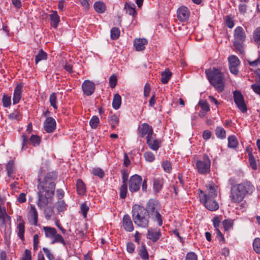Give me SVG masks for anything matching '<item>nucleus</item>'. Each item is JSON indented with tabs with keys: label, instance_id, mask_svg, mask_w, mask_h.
<instances>
[{
	"label": "nucleus",
	"instance_id": "nucleus-54",
	"mask_svg": "<svg viewBox=\"0 0 260 260\" xmlns=\"http://www.w3.org/2000/svg\"><path fill=\"white\" fill-rule=\"evenodd\" d=\"M21 117V114L18 111H15L9 115V118L12 120H19Z\"/></svg>",
	"mask_w": 260,
	"mask_h": 260
},
{
	"label": "nucleus",
	"instance_id": "nucleus-46",
	"mask_svg": "<svg viewBox=\"0 0 260 260\" xmlns=\"http://www.w3.org/2000/svg\"><path fill=\"white\" fill-rule=\"evenodd\" d=\"M161 166L163 168L164 171L166 173H169L172 171V165L171 162L168 160H166L162 162Z\"/></svg>",
	"mask_w": 260,
	"mask_h": 260
},
{
	"label": "nucleus",
	"instance_id": "nucleus-42",
	"mask_svg": "<svg viewBox=\"0 0 260 260\" xmlns=\"http://www.w3.org/2000/svg\"><path fill=\"white\" fill-rule=\"evenodd\" d=\"M215 135L216 137L220 139H224L226 137L225 131L221 127H217L215 129Z\"/></svg>",
	"mask_w": 260,
	"mask_h": 260
},
{
	"label": "nucleus",
	"instance_id": "nucleus-34",
	"mask_svg": "<svg viewBox=\"0 0 260 260\" xmlns=\"http://www.w3.org/2000/svg\"><path fill=\"white\" fill-rule=\"evenodd\" d=\"M55 207L58 213H59L67 210V205L66 204L64 200H60L55 203Z\"/></svg>",
	"mask_w": 260,
	"mask_h": 260
},
{
	"label": "nucleus",
	"instance_id": "nucleus-1",
	"mask_svg": "<svg viewBox=\"0 0 260 260\" xmlns=\"http://www.w3.org/2000/svg\"><path fill=\"white\" fill-rule=\"evenodd\" d=\"M57 178V174L52 172L47 173L42 180L39 179L37 205L40 209L52 203L56 186L55 181Z\"/></svg>",
	"mask_w": 260,
	"mask_h": 260
},
{
	"label": "nucleus",
	"instance_id": "nucleus-28",
	"mask_svg": "<svg viewBox=\"0 0 260 260\" xmlns=\"http://www.w3.org/2000/svg\"><path fill=\"white\" fill-rule=\"evenodd\" d=\"M49 17L51 21V25L55 28H57L60 22V17L57 11H52L51 14L49 15Z\"/></svg>",
	"mask_w": 260,
	"mask_h": 260
},
{
	"label": "nucleus",
	"instance_id": "nucleus-4",
	"mask_svg": "<svg viewBox=\"0 0 260 260\" xmlns=\"http://www.w3.org/2000/svg\"><path fill=\"white\" fill-rule=\"evenodd\" d=\"M132 213L134 222L137 225L143 228L148 226L149 216L144 207L134 205L133 207Z\"/></svg>",
	"mask_w": 260,
	"mask_h": 260
},
{
	"label": "nucleus",
	"instance_id": "nucleus-8",
	"mask_svg": "<svg viewBox=\"0 0 260 260\" xmlns=\"http://www.w3.org/2000/svg\"><path fill=\"white\" fill-rule=\"evenodd\" d=\"M43 229L45 232L46 237L52 239L51 242L52 244L59 243L62 244L64 246L67 245V243L62 236L57 233V231L55 228L49 226H44Z\"/></svg>",
	"mask_w": 260,
	"mask_h": 260
},
{
	"label": "nucleus",
	"instance_id": "nucleus-43",
	"mask_svg": "<svg viewBox=\"0 0 260 260\" xmlns=\"http://www.w3.org/2000/svg\"><path fill=\"white\" fill-rule=\"evenodd\" d=\"M109 120L113 129H114L119 123V118L116 115H111L109 117Z\"/></svg>",
	"mask_w": 260,
	"mask_h": 260
},
{
	"label": "nucleus",
	"instance_id": "nucleus-63",
	"mask_svg": "<svg viewBox=\"0 0 260 260\" xmlns=\"http://www.w3.org/2000/svg\"><path fill=\"white\" fill-rule=\"evenodd\" d=\"M135 249V244L133 242H128L126 245V250L128 253H133Z\"/></svg>",
	"mask_w": 260,
	"mask_h": 260
},
{
	"label": "nucleus",
	"instance_id": "nucleus-3",
	"mask_svg": "<svg viewBox=\"0 0 260 260\" xmlns=\"http://www.w3.org/2000/svg\"><path fill=\"white\" fill-rule=\"evenodd\" d=\"M205 73L210 84L219 92L224 88V80L221 71L215 68L206 70Z\"/></svg>",
	"mask_w": 260,
	"mask_h": 260
},
{
	"label": "nucleus",
	"instance_id": "nucleus-32",
	"mask_svg": "<svg viewBox=\"0 0 260 260\" xmlns=\"http://www.w3.org/2000/svg\"><path fill=\"white\" fill-rule=\"evenodd\" d=\"M161 81L163 84H167L171 79L172 76V73L169 71V69H167L164 72H162L161 74Z\"/></svg>",
	"mask_w": 260,
	"mask_h": 260
},
{
	"label": "nucleus",
	"instance_id": "nucleus-27",
	"mask_svg": "<svg viewBox=\"0 0 260 260\" xmlns=\"http://www.w3.org/2000/svg\"><path fill=\"white\" fill-rule=\"evenodd\" d=\"M153 188L155 193H158L162 188L164 179L161 178H154L153 180Z\"/></svg>",
	"mask_w": 260,
	"mask_h": 260
},
{
	"label": "nucleus",
	"instance_id": "nucleus-16",
	"mask_svg": "<svg viewBox=\"0 0 260 260\" xmlns=\"http://www.w3.org/2000/svg\"><path fill=\"white\" fill-rule=\"evenodd\" d=\"M56 123L55 119L51 117H47L44 122V129L49 133H52L56 128Z\"/></svg>",
	"mask_w": 260,
	"mask_h": 260
},
{
	"label": "nucleus",
	"instance_id": "nucleus-44",
	"mask_svg": "<svg viewBox=\"0 0 260 260\" xmlns=\"http://www.w3.org/2000/svg\"><path fill=\"white\" fill-rule=\"evenodd\" d=\"M99 123V118L96 116H92L89 121V125L92 128H96L98 127Z\"/></svg>",
	"mask_w": 260,
	"mask_h": 260
},
{
	"label": "nucleus",
	"instance_id": "nucleus-62",
	"mask_svg": "<svg viewBox=\"0 0 260 260\" xmlns=\"http://www.w3.org/2000/svg\"><path fill=\"white\" fill-rule=\"evenodd\" d=\"M22 260H31V253L30 250L28 249L25 250Z\"/></svg>",
	"mask_w": 260,
	"mask_h": 260
},
{
	"label": "nucleus",
	"instance_id": "nucleus-40",
	"mask_svg": "<svg viewBox=\"0 0 260 260\" xmlns=\"http://www.w3.org/2000/svg\"><path fill=\"white\" fill-rule=\"evenodd\" d=\"M233 224L234 221L230 219H225L222 221L223 227L225 231L232 229Z\"/></svg>",
	"mask_w": 260,
	"mask_h": 260
},
{
	"label": "nucleus",
	"instance_id": "nucleus-13",
	"mask_svg": "<svg viewBox=\"0 0 260 260\" xmlns=\"http://www.w3.org/2000/svg\"><path fill=\"white\" fill-rule=\"evenodd\" d=\"M228 61L231 73L234 75H237L239 73L238 67L240 63L239 58L235 55H231L228 58Z\"/></svg>",
	"mask_w": 260,
	"mask_h": 260
},
{
	"label": "nucleus",
	"instance_id": "nucleus-12",
	"mask_svg": "<svg viewBox=\"0 0 260 260\" xmlns=\"http://www.w3.org/2000/svg\"><path fill=\"white\" fill-rule=\"evenodd\" d=\"M146 143L149 147L153 151H157L160 147L161 141L156 138V135L153 134L146 137Z\"/></svg>",
	"mask_w": 260,
	"mask_h": 260
},
{
	"label": "nucleus",
	"instance_id": "nucleus-49",
	"mask_svg": "<svg viewBox=\"0 0 260 260\" xmlns=\"http://www.w3.org/2000/svg\"><path fill=\"white\" fill-rule=\"evenodd\" d=\"M120 35V30L117 27H113L111 30V38L112 40L117 39Z\"/></svg>",
	"mask_w": 260,
	"mask_h": 260
},
{
	"label": "nucleus",
	"instance_id": "nucleus-18",
	"mask_svg": "<svg viewBox=\"0 0 260 260\" xmlns=\"http://www.w3.org/2000/svg\"><path fill=\"white\" fill-rule=\"evenodd\" d=\"M0 221L3 225L10 224L11 217L7 214L5 206L0 205Z\"/></svg>",
	"mask_w": 260,
	"mask_h": 260
},
{
	"label": "nucleus",
	"instance_id": "nucleus-48",
	"mask_svg": "<svg viewBox=\"0 0 260 260\" xmlns=\"http://www.w3.org/2000/svg\"><path fill=\"white\" fill-rule=\"evenodd\" d=\"M253 247L256 253L260 254V238H256L254 240Z\"/></svg>",
	"mask_w": 260,
	"mask_h": 260
},
{
	"label": "nucleus",
	"instance_id": "nucleus-33",
	"mask_svg": "<svg viewBox=\"0 0 260 260\" xmlns=\"http://www.w3.org/2000/svg\"><path fill=\"white\" fill-rule=\"evenodd\" d=\"M121 104V98L120 95L118 93L114 94L112 102L113 108L114 109L117 110L119 108Z\"/></svg>",
	"mask_w": 260,
	"mask_h": 260
},
{
	"label": "nucleus",
	"instance_id": "nucleus-57",
	"mask_svg": "<svg viewBox=\"0 0 260 260\" xmlns=\"http://www.w3.org/2000/svg\"><path fill=\"white\" fill-rule=\"evenodd\" d=\"M117 82V76L113 74L109 78V84L111 88H114Z\"/></svg>",
	"mask_w": 260,
	"mask_h": 260
},
{
	"label": "nucleus",
	"instance_id": "nucleus-41",
	"mask_svg": "<svg viewBox=\"0 0 260 260\" xmlns=\"http://www.w3.org/2000/svg\"><path fill=\"white\" fill-rule=\"evenodd\" d=\"M21 139H22L21 150H26L28 148V145L31 144L30 140L25 135H22Z\"/></svg>",
	"mask_w": 260,
	"mask_h": 260
},
{
	"label": "nucleus",
	"instance_id": "nucleus-53",
	"mask_svg": "<svg viewBox=\"0 0 260 260\" xmlns=\"http://www.w3.org/2000/svg\"><path fill=\"white\" fill-rule=\"evenodd\" d=\"M249 162L250 167L253 170L257 169V165L255 159L252 154H249Z\"/></svg>",
	"mask_w": 260,
	"mask_h": 260
},
{
	"label": "nucleus",
	"instance_id": "nucleus-14",
	"mask_svg": "<svg viewBox=\"0 0 260 260\" xmlns=\"http://www.w3.org/2000/svg\"><path fill=\"white\" fill-rule=\"evenodd\" d=\"M138 131V135L142 138L144 137L146 135L147 136H150L153 134L152 127L146 123H142L140 125Z\"/></svg>",
	"mask_w": 260,
	"mask_h": 260
},
{
	"label": "nucleus",
	"instance_id": "nucleus-39",
	"mask_svg": "<svg viewBox=\"0 0 260 260\" xmlns=\"http://www.w3.org/2000/svg\"><path fill=\"white\" fill-rule=\"evenodd\" d=\"M237 138L234 136H231L228 138V146L230 148H236L238 146Z\"/></svg>",
	"mask_w": 260,
	"mask_h": 260
},
{
	"label": "nucleus",
	"instance_id": "nucleus-24",
	"mask_svg": "<svg viewBox=\"0 0 260 260\" xmlns=\"http://www.w3.org/2000/svg\"><path fill=\"white\" fill-rule=\"evenodd\" d=\"M29 221L32 224L37 225L38 223V212L34 205H31L29 211Z\"/></svg>",
	"mask_w": 260,
	"mask_h": 260
},
{
	"label": "nucleus",
	"instance_id": "nucleus-6",
	"mask_svg": "<svg viewBox=\"0 0 260 260\" xmlns=\"http://www.w3.org/2000/svg\"><path fill=\"white\" fill-rule=\"evenodd\" d=\"M246 39V34L243 27H237L234 30V46L240 53L244 52V42Z\"/></svg>",
	"mask_w": 260,
	"mask_h": 260
},
{
	"label": "nucleus",
	"instance_id": "nucleus-37",
	"mask_svg": "<svg viewBox=\"0 0 260 260\" xmlns=\"http://www.w3.org/2000/svg\"><path fill=\"white\" fill-rule=\"evenodd\" d=\"M127 192V186L126 183H122V185L119 188V196L121 199H124Z\"/></svg>",
	"mask_w": 260,
	"mask_h": 260
},
{
	"label": "nucleus",
	"instance_id": "nucleus-58",
	"mask_svg": "<svg viewBox=\"0 0 260 260\" xmlns=\"http://www.w3.org/2000/svg\"><path fill=\"white\" fill-rule=\"evenodd\" d=\"M43 250L49 260H54L55 258L53 254L50 252L47 248L44 247Z\"/></svg>",
	"mask_w": 260,
	"mask_h": 260
},
{
	"label": "nucleus",
	"instance_id": "nucleus-55",
	"mask_svg": "<svg viewBox=\"0 0 260 260\" xmlns=\"http://www.w3.org/2000/svg\"><path fill=\"white\" fill-rule=\"evenodd\" d=\"M92 173L95 176H98L101 178L104 177L105 173L104 171L100 168H94L92 170Z\"/></svg>",
	"mask_w": 260,
	"mask_h": 260
},
{
	"label": "nucleus",
	"instance_id": "nucleus-36",
	"mask_svg": "<svg viewBox=\"0 0 260 260\" xmlns=\"http://www.w3.org/2000/svg\"><path fill=\"white\" fill-rule=\"evenodd\" d=\"M47 54L42 49L40 50L38 54L36 56L35 62L37 64L39 62L43 60H46Z\"/></svg>",
	"mask_w": 260,
	"mask_h": 260
},
{
	"label": "nucleus",
	"instance_id": "nucleus-26",
	"mask_svg": "<svg viewBox=\"0 0 260 260\" xmlns=\"http://www.w3.org/2000/svg\"><path fill=\"white\" fill-rule=\"evenodd\" d=\"M148 43L146 39H136L134 40V45L137 51H142L145 48V45Z\"/></svg>",
	"mask_w": 260,
	"mask_h": 260
},
{
	"label": "nucleus",
	"instance_id": "nucleus-52",
	"mask_svg": "<svg viewBox=\"0 0 260 260\" xmlns=\"http://www.w3.org/2000/svg\"><path fill=\"white\" fill-rule=\"evenodd\" d=\"M6 169L8 176L11 177L14 171L13 161L10 160L8 162L6 166Z\"/></svg>",
	"mask_w": 260,
	"mask_h": 260
},
{
	"label": "nucleus",
	"instance_id": "nucleus-9",
	"mask_svg": "<svg viewBox=\"0 0 260 260\" xmlns=\"http://www.w3.org/2000/svg\"><path fill=\"white\" fill-rule=\"evenodd\" d=\"M211 161L207 155H204L203 159L196 162L198 172L201 174H207L210 173Z\"/></svg>",
	"mask_w": 260,
	"mask_h": 260
},
{
	"label": "nucleus",
	"instance_id": "nucleus-50",
	"mask_svg": "<svg viewBox=\"0 0 260 260\" xmlns=\"http://www.w3.org/2000/svg\"><path fill=\"white\" fill-rule=\"evenodd\" d=\"M2 102L4 107H10L11 104V96L7 94L4 95Z\"/></svg>",
	"mask_w": 260,
	"mask_h": 260
},
{
	"label": "nucleus",
	"instance_id": "nucleus-29",
	"mask_svg": "<svg viewBox=\"0 0 260 260\" xmlns=\"http://www.w3.org/2000/svg\"><path fill=\"white\" fill-rule=\"evenodd\" d=\"M76 189L78 193L81 196L84 195L86 192L85 184L80 179H78L77 181Z\"/></svg>",
	"mask_w": 260,
	"mask_h": 260
},
{
	"label": "nucleus",
	"instance_id": "nucleus-2",
	"mask_svg": "<svg viewBox=\"0 0 260 260\" xmlns=\"http://www.w3.org/2000/svg\"><path fill=\"white\" fill-rule=\"evenodd\" d=\"M254 190V187L248 181L233 185L231 188L230 196L231 202L240 203L247 194H251Z\"/></svg>",
	"mask_w": 260,
	"mask_h": 260
},
{
	"label": "nucleus",
	"instance_id": "nucleus-21",
	"mask_svg": "<svg viewBox=\"0 0 260 260\" xmlns=\"http://www.w3.org/2000/svg\"><path fill=\"white\" fill-rule=\"evenodd\" d=\"M19 223L17 226V229L18 230L17 235L18 236L21 240H24V232H25V222L22 219V217L19 216L17 219Z\"/></svg>",
	"mask_w": 260,
	"mask_h": 260
},
{
	"label": "nucleus",
	"instance_id": "nucleus-61",
	"mask_svg": "<svg viewBox=\"0 0 260 260\" xmlns=\"http://www.w3.org/2000/svg\"><path fill=\"white\" fill-rule=\"evenodd\" d=\"M185 260H198L197 255L193 252H189L187 253Z\"/></svg>",
	"mask_w": 260,
	"mask_h": 260
},
{
	"label": "nucleus",
	"instance_id": "nucleus-45",
	"mask_svg": "<svg viewBox=\"0 0 260 260\" xmlns=\"http://www.w3.org/2000/svg\"><path fill=\"white\" fill-rule=\"evenodd\" d=\"M49 102L51 106H52L54 109H56L57 108V97L56 94L54 92L52 93L50 95Z\"/></svg>",
	"mask_w": 260,
	"mask_h": 260
},
{
	"label": "nucleus",
	"instance_id": "nucleus-59",
	"mask_svg": "<svg viewBox=\"0 0 260 260\" xmlns=\"http://www.w3.org/2000/svg\"><path fill=\"white\" fill-rule=\"evenodd\" d=\"M247 9V6L246 4L244 3H241L238 6V10L240 14L244 15Z\"/></svg>",
	"mask_w": 260,
	"mask_h": 260
},
{
	"label": "nucleus",
	"instance_id": "nucleus-20",
	"mask_svg": "<svg viewBox=\"0 0 260 260\" xmlns=\"http://www.w3.org/2000/svg\"><path fill=\"white\" fill-rule=\"evenodd\" d=\"M206 193L209 197H216L217 196L218 186L212 181L209 182L206 185Z\"/></svg>",
	"mask_w": 260,
	"mask_h": 260
},
{
	"label": "nucleus",
	"instance_id": "nucleus-51",
	"mask_svg": "<svg viewBox=\"0 0 260 260\" xmlns=\"http://www.w3.org/2000/svg\"><path fill=\"white\" fill-rule=\"evenodd\" d=\"M145 160L149 162H152L155 160V155L150 151H147L144 154Z\"/></svg>",
	"mask_w": 260,
	"mask_h": 260
},
{
	"label": "nucleus",
	"instance_id": "nucleus-17",
	"mask_svg": "<svg viewBox=\"0 0 260 260\" xmlns=\"http://www.w3.org/2000/svg\"><path fill=\"white\" fill-rule=\"evenodd\" d=\"M189 11L185 6L180 7L177 10V18L181 22L187 21L189 17Z\"/></svg>",
	"mask_w": 260,
	"mask_h": 260
},
{
	"label": "nucleus",
	"instance_id": "nucleus-7",
	"mask_svg": "<svg viewBox=\"0 0 260 260\" xmlns=\"http://www.w3.org/2000/svg\"><path fill=\"white\" fill-rule=\"evenodd\" d=\"M199 197L200 201L203 203L205 207L210 211H216L219 209V205L215 197H209L203 190L199 189Z\"/></svg>",
	"mask_w": 260,
	"mask_h": 260
},
{
	"label": "nucleus",
	"instance_id": "nucleus-23",
	"mask_svg": "<svg viewBox=\"0 0 260 260\" xmlns=\"http://www.w3.org/2000/svg\"><path fill=\"white\" fill-rule=\"evenodd\" d=\"M124 9L126 14L132 16L134 18L135 17L137 14L136 10V6L134 3L126 2L124 5Z\"/></svg>",
	"mask_w": 260,
	"mask_h": 260
},
{
	"label": "nucleus",
	"instance_id": "nucleus-19",
	"mask_svg": "<svg viewBox=\"0 0 260 260\" xmlns=\"http://www.w3.org/2000/svg\"><path fill=\"white\" fill-rule=\"evenodd\" d=\"M161 236V232L159 229L150 228L148 230L147 237L153 242L157 241Z\"/></svg>",
	"mask_w": 260,
	"mask_h": 260
},
{
	"label": "nucleus",
	"instance_id": "nucleus-64",
	"mask_svg": "<svg viewBox=\"0 0 260 260\" xmlns=\"http://www.w3.org/2000/svg\"><path fill=\"white\" fill-rule=\"evenodd\" d=\"M251 88L256 93L260 95V84H253L251 85Z\"/></svg>",
	"mask_w": 260,
	"mask_h": 260
},
{
	"label": "nucleus",
	"instance_id": "nucleus-30",
	"mask_svg": "<svg viewBox=\"0 0 260 260\" xmlns=\"http://www.w3.org/2000/svg\"><path fill=\"white\" fill-rule=\"evenodd\" d=\"M93 7L95 11L98 13H103L106 10V5L103 2L101 1L95 2Z\"/></svg>",
	"mask_w": 260,
	"mask_h": 260
},
{
	"label": "nucleus",
	"instance_id": "nucleus-11",
	"mask_svg": "<svg viewBox=\"0 0 260 260\" xmlns=\"http://www.w3.org/2000/svg\"><path fill=\"white\" fill-rule=\"evenodd\" d=\"M234 100L239 109L242 112L247 111V107L244 103V98L239 91L236 90L233 93Z\"/></svg>",
	"mask_w": 260,
	"mask_h": 260
},
{
	"label": "nucleus",
	"instance_id": "nucleus-22",
	"mask_svg": "<svg viewBox=\"0 0 260 260\" xmlns=\"http://www.w3.org/2000/svg\"><path fill=\"white\" fill-rule=\"evenodd\" d=\"M122 225L124 229L127 232H132L134 229V225L130 216L127 215H124L122 220Z\"/></svg>",
	"mask_w": 260,
	"mask_h": 260
},
{
	"label": "nucleus",
	"instance_id": "nucleus-15",
	"mask_svg": "<svg viewBox=\"0 0 260 260\" xmlns=\"http://www.w3.org/2000/svg\"><path fill=\"white\" fill-rule=\"evenodd\" d=\"M82 88L84 93L87 96L92 95L95 90V84L89 80H85L82 85Z\"/></svg>",
	"mask_w": 260,
	"mask_h": 260
},
{
	"label": "nucleus",
	"instance_id": "nucleus-35",
	"mask_svg": "<svg viewBox=\"0 0 260 260\" xmlns=\"http://www.w3.org/2000/svg\"><path fill=\"white\" fill-rule=\"evenodd\" d=\"M139 255L143 260H147L149 258V255L146 248L144 245H142L139 250Z\"/></svg>",
	"mask_w": 260,
	"mask_h": 260
},
{
	"label": "nucleus",
	"instance_id": "nucleus-56",
	"mask_svg": "<svg viewBox=\"0 0 260 260\" xmlns=\"http://www.w3.org/2000/svg\"><path fill=\"white\" fill-rule=\"evenodd\" d=\"M89 208L85 203H83L81 204L80 207V210L81 213L84 218L87 217V214L89 211Z\"/></svg>",
	"mask_w": 260,
	"mask_h": 260
},
{
	"label": "nucleus",
	"instance_id": "nucleus-31",
	"mask_svg": "<svg viewBox=\"0 0 260 260\" xmlns=\"http://www.w3.org/2000/svg\"><path fill=\"white\" fill-rule=\"evenodd\" d=\"M252 38L254 43L258 47H260V27H257L254 30Z\"/></svg>",
	"mask_w": 260,
	"mask_h": 260
},
{
	"label": "nucleus",
	"instance_id": "nucleus-25",
	"mask_svg": "<svg viewBox=\"0 0 260 260\" xmlns=\"http://www.w3.org/2000/svg\"><path fill=\"white\" fill-rule=\"evenodd\" d=\"M22 87V86L21 84H17L15 88L13 97V103L14 105L18 103L21 100Z\"/></svg>",
	"mask_w": 260,
	"mask_h": 260
},
{
	"label": "nucleus",
	"instance_id": "nucleus-38",
	"mask_svg": "<svg viewBox=\"0 0 260 260\" xmlns=\"http://www.w3.org/2000/svg\"><path fill=\"white\" fill-rule=\"evenodd\" d=\"M45 216L46 219H50L54 214L53 208L51 206H47L44 209Z\"/></svg>",
	"mask_w": 260,
	"mask_h": 260
},
{
	"label": "nucleus",
	"instance_id": "nucleus-47",
	"mask_svg": "<svg viewBox=\"0 0 260 260\" xmlns=\"http://www.w3.org/2000/svg\"><path fill=\"white\" fill-rule=\"evenodd\" d=\"M29 140L31 144L35 147L38 146L41 142L40 137L37 135H32Z\"/></svg>",
	"mask_w": 260,
	"mask_h": 260
},
{
	"label": "nucleus",
	"instance_id": "nucleus-10",
	"mask_svg": "<svg viewBox=\"0 0 260 260\" xmlns=\"http://www.w3.org/2000/svg\"><path fill=\"white\" fill-rule=\"evenodd\" d=\"M142 181V177L138 175L135 174L131 176L128 182L129 190L131 192L138 191L140 188Z\"/></svg>",
	"mask_w": 260,
	"mask_h": 260
},
{
	"label": "nucleus",
	"instance_id": "nucleus-60",
	"mask_svg": "<svg viewBox=\"0 0 260 260\" xmlns=\"http://www.w3.org/2000/svg\"><path fill=\"white\" fill-rule=\"evenodd\" d=\"M225 22L227 26L230 28H232L234 26V22L230 15H228L226 17Z\"/></svg>",
	"mask_w": 260,
	"mask_h": 260
},
{
	"label": "nucleus",
	"instance_id": "nucleus-5",
	"mask_svg": "<svg viewBox=\"0 0 260 260\" xmlns=\"http://www.w3.org/2000/svg\"><path fill=\"white\" fill-rule=\"evenodd\" d=\"M145 210L148 215L154 220L157 221L159 226L162 225V218L158 212V203L154 200H150L147 203Z\"/></svg>",
	"mask_w": 260,
	"mask_h": 260
}]
</instances>
